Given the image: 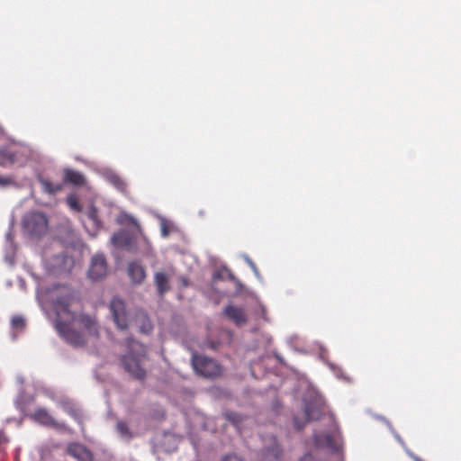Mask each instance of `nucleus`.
I'll return each instance as SVG.
<instances>
[{
    "instance_id": "nucleus-30",
    "label": "nucleus",
    "mask_w": 461,
    "mask_h": 461,
    "mask_svg": "<svg viewBox=\"0 0 461 461\" xmlns=\"http://www.w3.org/2000/svg\"><path fill=\"white\" fill-rule=\"evenodd\" d=\"M163 235L164 236H167V230L166 228L163 229Z\"/></svg>"
},
{
    "instance_id": "nucleus-8",
    "label": "nucleus",
    "mask_w": 461,
    "mask_h": 461,
    "mask_svg": "<svg viewBox=\"0 0 461 461\" xmlns=\"http://www.w3.org/2000/svg\"><path fill=\"white\" fill-rule=\"evenodd\" d=\"M223 314L237 326H242L248 322V314L243 307L228 304L224 308Z\"/></svg>"
},
{
    "instance_id": "nucleus-19",
    "label": "nucleus",
    "mask_w": 461,
    "mask_h": 461,
    "mask_svg": "<svg viewBox=\"0 0 461 461\" xmlns=\"http://www.w3.org/2000/svg\"><path fill=\"white\" fill-rule=\"evenodd\" d=\"M111 240L113 244L117 247H126L131 242L129 236L124 231H119L117 233H114L112 236Z\"/></svg>"
},
{
    "instance_id": "nucleus-24",
    "label": "nucleus",
    "mask_w": 461,
    "mask_h": 461,
    "mask_svg": "<svg viewBox=\"0 0 461 461\" xmlns=\"http://www.w3.org/2000/svg\"><path fill=\"white\" fill-rule=\"evenodd\" d=\"M225 417L227 420H230L235 426H238L239 422L241 420V417L235 412H226Z\"/></svg>"
},
{
    "instance_id": "nucleus-9",
    "label": "nucleus",
    "mask_w": 461,
    "mask_h": 461,
    "mask_svg": "<svg viewBox=\"0 0 461 461\" xmlns=\"http://www.w3.org/2000/svg\"><path fill=\"white\" fill-rule=\"evenodd\" d=\"M313 444L318 448L329 447L333 450H337L339 448L337 434L335 432L314 434Z\"/></svg>"
},
{
    "instance_id": "nucleus-1",
    "label": "nucleus",
    "mask_w": 461,
    "mask_h": 461,
    "mask_svg": "<svg viewBox=\"0 0 461 461\" xmlns=\"http://www.w3.org/2000/svg\"><path fill=\"white\" fill-rule=\"evenodd\" d=\"M77 303L71 292L56 299L55 327L68 343L75 347H82L86 345L89 337L98 338L99 328L95 318L86 314L77 315L71 311V307Z\"/></svg>"
},
{
    "instance_id": "nucleus-11",
    "label": "nucleus",
    "mask_w": 461,
    "mask_h": 461,
    "mask_svg": "<svg viewBox=\"0 0 461 461\" xmlns=\"http://www.w3.org/2000/svg\"><path fill=\"white\" fill-rule=\"evenodd\" d=\"M282 449L276 442V438H272L270 447H267L261 454L258 461H282Z\"/></svg>"
},
{
    "instance_id": "nucleus-16",
    "label": "nucleus",
    "mask_w": 461,
    "mask_h": 461,
    "mask_svg": "<svg viewBox=\"0 0 461 461\" xmlns=\"http://www.w3.org/2000/svg\"><path fill=\"white\" fill-rule=\"evenodd\" d=\"M154 283L158 293L163 296L169 290V277L164 272H156L154 275Z\"/></svg>"
},
{
    "instance_id": "nucleus-6",
    "label": "nucleus",
    "mask_w": 461,
    "mask_h": 461,
    "mask_svg": "<svg viewBox=\"0 0 461 461\" xmlns=\"http://www.w3.org/2000/svg\"><path fill=\"white\" fill-rule=\"evenodd\" d=\"M107 263L102 254H96L92 258L91 265L88 270V276L93 280H100L107 275Z\"/></svg>"
},
{
    "instance_id": "nucleus-20",
    "label": "nucleus",
    "mask_w": 461,
    "mask_h": 461,
    "mask_svg": "<svg viewBox=\"0 0 461 461\" xmlns=\"http://www.w3.org/2000/svg\"><path fill=\"white\" fill-rule=\"evenodd\" d=\"M116 429L120 436L125 438L126 440H130L133 437V434L131 431L129 426L127 425L126 422L122 420H119L117 422Z\"/></svg>"
},
{
    "instance_id": "nucleus-18",
    "label": "nucleus",
    "mask_w": 461,
    "mask_h": 461,
    "mask_svg": "<svg viewBox=\"0 0 461 461\" xmlns=\"http://www.w3.org/2000/svg\"><path fill=\"white\" fill-rule=\"evenodd\" d=\"M87 220L91 221L92 227L95 230H98L102 226V222L98 217V212L95 206L91 205L86 211Z\"/></svg>"
},
{
    "instance_id": "nucleus-26",
    "label": "nucleus",
    "mask_w": 461,
    "mask_h": 461,
    "mask_svg": "<svg viewBox=\"0 0 461 461\" xmlns=\"http://www.w3.org/2000/svg\"><path fill=\"white\" fill-rule=\"evenodd\" d=\"M222 461H243V460L236 455H228L222 459Z\"/></svg>"
},
{
    "instance_id": "nucleus-12",
    "label": "nucleus",
    "mask_w": 461,
    "mask_h": 461,
    "mask_svg": "<svg viewBox=\"0 0 461 461\" xmlns=\"http://www.w3.org/2000/svg\"><path fill=\"white\" fill-rule=\"evenodd\" d=\"M323 413V404L321 401L309 402L305 404L304 414L306 421L319 420Z\"/></svg>"
},
{
    "instance_id": "nucleus-21",
    "label": "nucleus",
    "mask_w": 461,
    "mask_h": 461,
    "mask_svg": "<svg viewBox=\"0 0 461 461\" xmlns=\"http://www.w3.org/2000/svg\"><path fill=\"white\" fill-rule=\"evenodd\" d=\"M67 204L68 205V207L75 211V212H81L82 211V206L81 204L79 203L78 202V199L77 197V195L75 194H69L68 197H67Z\"/></svg>"
},
{
    "instance_id": "nucleus-27",
    "label": "nucleus",
    "mask_w": 461,
    "mask_h": 461,
    "mask_svg": "<svg viewBox=\"0 0 461 461\" xmlns=\"http://www.w3.org/2000/svg\"><path fill=\"white\" fill-rule=\"evenodd\" d=\"M12 182L11 178L0 176V185H5Z\"/></svg>"
},
{
    "instance_id": "nucleus-2",
    "label": "nucleus",
    "mask_w": 461,
    "mask_h": 461,
    "mask_svg": "<svg viewBox=\"0 0 461 461\" xmlns=\"http://www.w3.org/2000/svg\"><path fill=\"white\" fill-rule=\"evenodd\" d=\"M127 353L121 358L124 370L133 378L142 381L146 378L147 348L134 339L127 340Z\"/></svg>"
},
{
    "instance_id": "nucleus-4",
    "label": "nucleus",
    "mask_w": 461,
    "mask_h": 461,
    "mask_svg": "<svg viewBox=\"0 0 461 461\" xmlns=\"http://www.w3.org/2000/svg\"><path fill=\"white\" fill-rule=\"evenodd\" d=\"M23 227L31 236L41 237L48 230V219L40 212H30L23 220Z\"/></svg>"
},
{
    "instance_id": "nucleus-15",
    "label": "nucleus",
    "mask_w": 461,
    "mask_h": 461,
    "mask_svg": "<svg viewBox=\"0 0 461 461\" xmlns=\"http://www.w3.org/2000/svg\"><path fill=\"white\" fill-rule=\"evenodd\" d=\"M68 453L79 461H93L92 453L80 444H71L68 447Z\"/></svg>"
},
{
    "instance_id": "nucleus-10",
    "label": "nucleus",
    "mask_w": 461,
    "mask_h": 461,
    "mask_svg": "<svg viewBox=\"0 0 461 461\" xmlns=\"http://www.w3.org/2000/svg\"><path fill=\"white\" fill-rule=\"evenodd\" d=\"M133 323L137 327L139 332L142 334H149L153 330V324L149 316L142 311L136 312Z\"/></svg>"
},
{
    "instance_id": "nucleus-3",
    "label": "nucleus",
    "mask_w": 461,
    "mask_h": 461,
    "mask_svg": "<svg viewBox=\"0 0 461 461\" xmlns=\"http://www.w3.org/2000/svg\"><path fill=\"white\" fill-rule=\"evenodd\" d=\"M191 363L195 373L204 378L214 379L222 375V366L213 358L194 353Z\"/></svg>"
},
{
    "instance_id": "nucleus-31",
    "label": "nucleus",
    "mask_w": 461,
    "mask_h": 461,
    "mask_svg": "<svg viewBox=\"0 0 461 461\" xmlns=\"http://www.w3.org/2000/svg\"><path fill=\"white\" fill-rule=\"evenodd\" d=\"M265 313H266V310L263 308L262 309V314H263V317L265 318Z\"/></svg>"
},
{
    "instance_id": "nucleus-23",
    "label": "nucleus",
    "mask_w": 461,
    "mask_h": 461,
    "mask_svg": "<svg viewBox=\"0 0 461 461\" xmlns=\"http://www.w3.org/2000/svg\"><path fill=\"white\" fill-rule=\"evenodd\" d=\"M119 222L122 224H129L135 227H139L138 221L135 218L129 214H122L120 216Z\"/></svg>"
},
{
    "instance_id": "nucleus-5",
    "label": "nucleus",
    "mask_w": 461,
    "mask_h": 461,
    "mask_svg": "<svg viewBox=\"0 0 461 461\" xmlns=\"http://www.w3.org/2000/svg\"><path fill=\"white\" fill-rule=\"evenodd\" d=\"M109 309L116 327L121 330H128L130 321L125 302L119 297H113Z\"/></svg>"
},
{
    "instance_id": "nucleus-14",
    "label": "nucleus",
    "mask_w": 461,
    "mask_h": 461,
    "mask_svg": "<svg viewBox=\"0 0 461 461\" xmlns=\"http://www.w3.org/2000/svg\"><path fill=\"white\" fill-rule=\"evenodd\" d=\"M128 275L134 284H140L146 278V271L144 267L137 261L129 263Z\"/></svg>"
},
{
    "instance_id": "nucleus-17",
    "label": "nucleus",
    "mask_w": 461,
    "mask_h": 461,
    "mask_svg": "<svg viewBox=\"0 0 461 461\" xmlns=\"http://www.w3.org/2000/svg\"><path fill=\"white\" fill-rule=\"evenodd\" d=\"M39 182L43 191L49 194H56L63 189V185L60 183H53L50 179L41 177Z\"/></svg>"
},
{
    "instance_id": "nucleus-25",
    "label": "nucleus",
    "mask_w": 461,
    "mask_h": 461,
    "mask_svg": "<svg viewBox=\"0 0 461 461\" xmlns=\"http://www.w3.org/2000/svg\"><path fill=\"white\" fill-rule=\"evenodd\" d=\"M299 461H319L312 453H306Z\"/></svg>"
},
{
    "instance_id": "nucleus-13",
    "label": "nucleus",
    "mask_w": 461,
    "mask_h": 461,
    "mask_svg": "<svg viewBox=\"0 0 461 461\" xmlns=\"http://www.w3.org/2000/svg\"><path fill=\"white\" fill-rule=\"evenodd\" d=\"M64 184H70L76 186H84L86 183L85 176L77 170L65 168L63 171Z\"/></svg>"
},
{
    "instance_id": "nucleus-32",
    "label": "nucleus",
    "mask_w": 461,
    "mask_h": 461,
    "mask_svg": "<svg viewBox=\"0 0 461 461\" xmlns=\"http://www.w3.org/2000/svg\"><path fill=\"white\" fill-rule=\"evenodd\" d=\"M416 461H420L419 458H415Z\"/></svg>"
},
{
    "instance_id": "nucleus-28",
    "label": "nucleus",
    "mask_w": 461,
    "mask_h": 461,
    "mask_svg": "<svg viewBox=\"0 0 461 461\" xmlns=\"http://www.w3.org/2000/svg\"><path fill=\"white\" fill-rule=\"evenodd\" d=\"M294 425H295V427H296V429H303V427L304 426V423H302V424H301V423L298 421V420L295 418V419H294Z\"/></svg>"
},
{
    "instance_id": "nucleus-7",
    "label": "nucleus",
    "mask_w": 461,
    "mask_h": 461,
    "mask_svg": "<svg viewBox=\"0 0 461 461\" xmlns=\"http://www.w3.org/2000/svg\"><path fill=\"white\" fill-rule=\"evenodd\" d=\"M32 419L46 427H51L56 429H64L65 423L56 420L45 408H38L32 415Z\"/></svg>"
},
{
    "instance_id": "nucleus-22",
    "label": "nucleus",
    "mask_w": 461,
    "mask_h": 461,
    "mask_svg": "<svg viewBox=\"0 0 461 461\" xmlns=\"http://www.w3.org/2000/svg\"><path fill=\"white\" fill-rule=\"evenodd\" d=\"M12 327L18 330H23L25 327V320L20 315L14 316L11 321Z\"/></svg>"
},
{
    "instance_id": "nucleus-29",
    "label": "nucleus",
    "mask_w": 461,
    "mask_h": 461,
    "mask_svg": "<svg viewBox=\"0 0 461 461\" xmlns=\"http://www.w3.org/2000/svg\"><path fill=\"white\" fill-rule=\"evenodd\" d=\"M5 432L0 429V446L5 442Z\"/></svg>"
}]
</instances>
